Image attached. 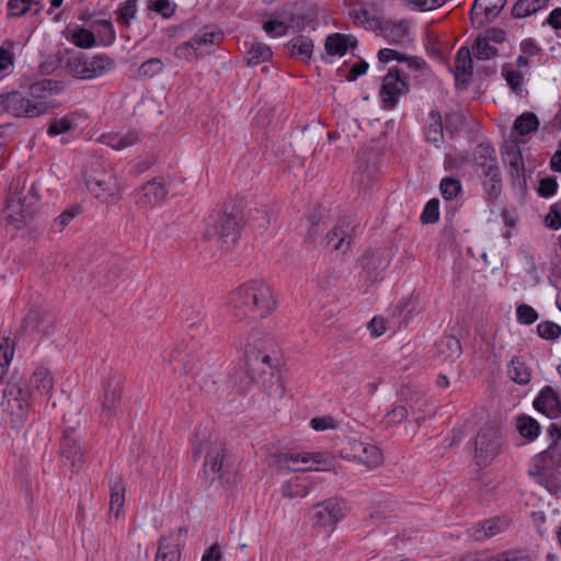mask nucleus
<instances>
[{
    "label": "nucleus",
    "mask_w": 561,
    "mask_h": 561,
    "mask_svg": "<svg viewBox=\"0 0 561 561\" xmlns=\"http://www.w3.org/2000/svg\"><path fill=\"white\" fill-rule=\"evenodd\" d=\"M230 304L240 314L253 320L268 317L277 307L273 289L259 279L249 280L231 291Z\"/></svg>",
    "instance_id": "nucleus-1"
},
{
    "label": "nucleus",
    "mask_w": 561,
    "mask_h": 561,
    "mask_svg": "<svg viewBox=\"0 0 561 561\" xmlns=\"http://www.w3.org/2000/svg\"><path fill=\"white\" fill-rule=\"evenodd\" d=\"M243 224L241 208L233 204H225L224 209L208 224L205 236L216 239L221 248L231 250L238 242Z\"/></svg>",
    "instance_id": "nucleus-2"
},
{
    "label": "nucleus",
    "mask_w": 561,
    "mask_h": 561,
    "mask_svg": "<svg viewBox=\"0 0 561 561\" xmlns=\"http://www.w3.org/2000/svg\"><path fill=\"white\" fill-rule=\"evenodd\" d=\"M256 333L244 339L239 336V343L244 347V362L250 379L256 383L265 385L274 377V366L271 356L265 350V342Z\"/></svg>",
    "instance_id": "nucleus-3"
},
{
    "label": "nucleus",
    "mask_w": 561,
    "mask_h": 561,
    "mask_svg": "<svg viewBox=\"0 0 561 561\" xmlns=\"http://www.w3.org/2000/svg\"><path fill=\"white\" fill-rule=\"evenodd\" d=\"M31 393L20 377L12 376L3 390L1 409L12 427H20L31 410Z\"/></svg>",
    "instance_id": "nucleus-4"
},
{
    "label": "nucleus",
    "mask_w": 561,
    "mask_h": 561,
    "mask_svg": "<svg viewBox=\"0 0 561 561\" xmlns=\"http://www.w3.org/2000/svg\"><path fill=\"white\" fill-rule=\"evenodd\" d=\"M206 453L204 471L218 478L222 477L226 469V447L225 443L214 436L206 427L198 428L193 439V457L201 458Z\"/></svg>",
    "instance_id": "nucleus-5"
},
{
    "label": "nucleus",
    "mask_w": 561,
    "mask_h": 561,
    "mask_svg": "<svg viewBox=\"0 0 561 561\" xmlns=\"http://www.w3.org/2000/svg\"><path fill=\"white\" fill-rule=\"evenodd\" d=\"M115 60L105 54L89 56L83 53L70 56L66 62L67 70L77 79L91 80L114 70Z\"/></svg>",
    "instance_id": "nucleus-6"
},
{
    "label": "nucleus",
    "mask_w": 561,
    "mask_h": 561,
    "mask_svg": "<svg viewBox=\"0 0 561 561\" xmlns=\"http://www.w3.org/2000/svg\"><path fill=\"white\" fill-rule=\"evenodd\" d=\"M89 192L101 203L115 205L122 198V187L113 169L96 171L87 180Z\"/></svg>",
    "instance_id": "nucleus-7"
},
{
    "label": "nucleus",
    "mask_w": 561,
    "mask_h": 561,
    "mask_svg": "<svg viewBox=\"0 0 561 561\" xmlns=\"http://www.w3.org/2000/svg\"><path fill=\"white\" fill-rule=\"evenodd\" d=\"M7 111L15 117L34 118L48 113L55 104L48 101H35L19 91L8 92Z\"/></svg>",
    "instance_id": "nucleus-8"
},
{
    "label": "nucleus",
    "mask_w": 561,
    "mask_h": 561,
    "mask_svg": "<svg viewBox=\"0 0 561 561\" xmlns=\"http://www.w3.org/2000/svg\"><path fill=\"white\" fill-rule=\"evenodd\" d=\"M409 92L408 82L401 78L397 68L390 69L383 77L379 96L381 107L387 111L393 110L401 96Z\"/></svg>",
    "instance_id": "nucleus-9"
},
{
    "label": "nucleus",
    "mask_w": 561,
    "mask_h": 561,
    "mask_svg": "<svg viewBox=\"0 0 561 561\" xmlns=\"http://www.w3.org/2000/svg\"><path fill=\"white\" fill-rule=\"evenodd\" d=\"M501 439L497 433L489 426L482 427L474 442V458L479 466H488L500 454Z\"/></svg>",
    "instance_id": "nucleus-10"
},
{
    "label": "nucleus",
    "mask_w": 561,
    "mask_h": 561,
    "mask_svg": "<svg viewBox=\"0 0 561 561\" xmlns=\"http://www.w3.org/2000/svg\"><path fill=\"white\" fill-rule=\"evenodd\" d=\"M278 462L289 471L320 470V466H329V457L323 453L282 454Z\"/></svg>",
    "instance_id": "nucleus-11"
},
{
    "label": "nucleus",
    "mask_w": 561,
    "mask_h": 561,
    "mask_svg": "<svg viewBox=\"0 0 561 561\" xmlns=\"http://www.w3.org/2000/svg\"><path fill=\"white\" fill-rule=\"evenodd\" d=\"M60 458L72 471H79L84 463L85 449L73 431H66L60 443Z\"/></svg>",
    "instance_id": "nucleus-12"
},
{
    "label": "nucleus",
    "mask_w": 561,
    "mask_h": 561,
    "mask_svg": "<svg viewBox=\"0 0 561 561\" xmlns=\"http://www.w3.org/2000/svg\"><path fill=\"white\" fill-rule=\"evenodd\" d=\"M314 510V523L323 528H333L344 517V503L335 497L316 504Z\"/></svg>",
    "instance_id": "nucleus-13"
},
{
    "label": "nucleus",
    "mask_w": 561,
    "mask_h": 561,
    "mask_svg": "<svg viewBox=\"0 0 561 561\" xmlns=\"http://www.w3.org/2000/svg\"><path fill=\"white\" fill-rule=\"evenodd\" d=\"M168 190L162 179L154 178L146 182L139 190L136 204L144 208H153L163 203Z\"/></svg>",
    "instance_id": "nucleus-14"
},
{
    "label": "nucleus",
    "mask_w": 561,
    "mask_h": 561,
    "mask_svg": "<svg viewBox=\"0 0 561 561\" xmlns=\"http://www.w3.org/2000/svg\"><path fill=\"white\" fill-rule=\"evenodd\" d=\"M298 25V16L290 9H283L270 14L262 27L271 36H283L289 28Z\"/></svg>",
    "instance_id": "nucleus-15"
},
{
    "label": "nucleus",
    "mask_w": 561,
    "mask_h": 561,
    "mask_svg": "<svg viewBox=\"0 0 561 561\" xmlns=\"http://www.w3.org/2000/svg\"><path fill=\"white\" fill-rule=\"evenodd\" d=\"M506 0H474L470 11V18L473 25L481 27L494 20L504 5Z\"/></svg>",
    "instance_id": "nucleus-16"
},
{
    "label": "nucleus",
    "mask_w": 561,
    "mask_h": 561,
    "mask_svg": "<svg viewBox=\"0 0 561 561\" xmlns=\"http://www.w3.org/2000/svg\"><path fill=\"white\" fill-rule=\"evenodd\" d=\"M54 383V377L49 369L39 366L32 373L25 386L30 390L31 398L36 400L37 398H50Z\"/></svg>",
    "instance_id": "nucleus-17"
},
{
    "label": "nucleus",
    "mask_w": 561,
    "mask_h": 561,
    "mask_svg": "<svg viewBox=\"0 0 561 561\" xmlns=\"http://www.w3.org/2000/svg\"><path fill=\"white\" fill-rule=\"evenodd\" d=\"M4 213L8 222L21 229L32 218L33 208L31 205H25L21 197L12 195L8 199Z\"/></svg>",
    "instance_id": "nucleus-18"
},
{
    "label": "nucleus",
    "mask_w": 561,
    "mask_h": 561,
    "mask_svg": "<svg viewBox=\"0 0 561 561\" xmlns=\"http://www.w3.org/2000/svg\"><path fill=\"white\" fill-rule=\"evenodd\" d=\"M22 328L25 332L48 336L54 332V319L39 309H31L24 319Z\"/></svg>",
    "instance_id": "nucleus-19"
},
{
    "label": "nucleus",
    "mask_w": 561,
    "mask_h": 561,
    "mask_svg": "<svg viewBox=\"0 0 561 561\" xmlns=\"http://www.w3.org/2000/svg\"><path fill=\"white\" fill-rule=\"evenodd\" d=\"M507 527L505 517H493L473 525L469 529V536L476 541H484L503 533Z\"/></svg>",
    "instance_id": "nucleus-20"
},
{
    "label": "nucleus",
    "mask_w": 561,
    "mask_h": 561,
    "mask_svg": "<svg viewBox=\"0 0 561 561\" xmlns=\"http://www.w3.org/2000/svg\"><path fill=\"white\" fill-rule=\"evenodd\" d=\"M534 408L550 419L561 414V400L554 389L546 386L534 400Z\"/></svg>",
    "instance_id": "nucleus-21"
},
{
    "label": "nucleus",
    "mask_w": 561,
    "mask_h": 561,
    "mask_svg": "<svg viewBox=\"0 0 561 561\" xmlns=\"http://www.w3.org/2000/svg\"><path fill=\"white\" fill-rule=\"evenodd\" d=\"M64 90L65 83L62 81L51 79L38 80L28 87L30 99L35 101H47L48 98L58 95Z\"/></svg>",
    "instance_id": "nucleus-22"
},
{
    "label": "nucleus",
    "mask_w": 561,
    "mask_h": 561,
    "mask_svg": "<svg viewBox=\"0 0 561 561\" xmlns=\"http://www.w3.org/2000/svg\"><path fill=\"white\" fill-rule=\"evenodd\" d=\"M224 38V33L220 30H214L211 27H205L197 32L191 39L193 42L194 49H197L201 57L210 54L211 47L219 45Z\"/></svg>",
    "instance_id": "nucleus-23"
},
{
    "label": "nucleus",
    "mask_w": 561,
    "mask_h": 561,
    "mask_svg": "<svg viewBox=\"0 0 561 561\" xmlns=\"http://www.w3.org/2000/svg\"><path fill=\"white\" fill-rule=\"evenodd\" d=\"M558 451H561V446L553 443L545 451L534 457L528 474L538 484H540V478L545 476L549 462L553 461Z\"/></svg>",
    "instance_id": "nucleus-24"
},
{
    "label": "nucleus",
    "mask_w": 561,
    "mask_h": 561,
    "mask_svg": "<svg viewBox=\"0 0 561 561\" xmlns=\"http://www.w3.org/2000/svg\"><path fill=\"white\" fill-rule=\"evenodd\" d=\"M352 228L351 227H334L325 236V245L331 248L332 251L339 253H346L352 247Z\"/></svg>",
    "instance_id": "nucleus-25"
},
{
    "label": "nucleus",
    "mask_w": 561,
    "mask_h": 561,
    "mask_svg": "<svg viewBox=\"0 0 561 561\" xmlns=\"http://www.w3.org/2000/svg\"><path fill=\"white\" fill-rule=\"evenodd\" d=\"M122 397V387L118 381L107 380L103 385L102 412L106 417L115 415Z\"/></svg>",
    "instance_id": "nucleus-26"
},
{
    "label": "nucleus",
    "mask_w": 561,
    "mask_h": 561,
    "mask_svg": "<svg viewBox=\"0 0 561 561\" xmlns=\"http://www.w3.org/2000/svg\"><path fill=\"white\" fill-rule=\"evenodd\" d=\"M357 45V41L352 35H345L341 33L330 34L324 44L325 53L329 56H344L348 48H353Z\"/></svg>",
    "instance_id": "nucleus-27"
},
{
    "label": "nucleus",
    "mask_w": 561,
    "mask_h": 561,
    "mask_svg": "<svg viewBox=\"0 0 561 561\" xmlns=\"http://www.w3.org/2000/svg\"><path fill=\"white\" fill-rule=\"evenodd\" d=\"M473 156L476 164L481 170L483 176L499 169L495 149L489 144L478 145Z\"/></svg>",
    "instance_id": "nucleus-28"
},
{
    "label": "nucleus",
    "mask_w": 561,
    "mask_h": 561,
    "mask_svg": "<svg viewBox=\"0 0 561 561\" xmlns=\"http://www.w3.org/2000/svg\"><path fill=\"white\" fill-rule=\"evenodd\" d=\"M540 485L553 494L561 492V451L549 462L545 476L540 478Z\"/></svg>",
    "instance_id": "nucleus-29"
},
{
    "label": "nucleus",
    "mask_w": 561,
    "mask_h": 561,
    "mask_svg": "<svg viewBox=\"0 0 561 561\" xmlns=\"http://www.w3.org/2000/svg\"><path fill=\"white\" fill-rule=\"evenodd\" d=\"M377 28L389 44L400 45L408 38V24L405 22H380Z\"/></svg>",
    "instance_id": "nucleus-30"
},
{
    "label": "nucleus",
    "mask_w": 561,
    "mask_h": 561,
    "mask_svg": "<svg viewBox=\"0 0 561 561\" xmlns=\"http://www.w3.org/2000/svg\"><path fill=\"white\" fill-rule=\"evenodd\" d=\"M139 133L137 130H128L123 134H103L100 141L114 150L121 151L136 145L139 141Z\"/></svg>",
    "instance_id": "nucleus-31"
},
{
    "label": "nucleus",
    "mask_w": 561,
    "mask_h": 561,
    "mask_svg": "<svg viewBox=\"0 0 561 561\" xmlns=\"http://www.w3.org/2000/svg\"><path fill=\"white\" fill-rule=\"evenodd\" d=\"M312 481L309 477L296 476L282 485V494L287 499L305 497L308 495Z\"/></svg>",
    "instance_id": "nucleus-32"
},
{
    "label": "nucleus",
    "mask_w": 561,
    "mask_h": 561,
    "mask_svg": "<svg viewBox=\"0 0 561 561\" xmlns=\"http://www.w3.org/2000/svg\"><path fill=\"white\" fill-rule=\"evenodd\" d=\"M180 540L174 536V534L162 537L159 541L156 561H180Z\"/></svg>",
    "instance_id": "nucleus-33"
},
{
    "label": "nucleus",
    "mask_w": 561,
    "mask_h": 561,
    "mask_svg": "<svg viewBox=\"0 0 561 561\" xmlns=\"http://www.w3.org/2000/svg\"><path fill=\"white\" fill-rule=\"evenodd\" d=\"M437 355L447 362H454L459 358L462 353L460 341L454 335H446L436 343Z\"/></svg>",
    "instance_id": "nucleus-34"
},
{
    "label": "nucleus",
    "mask_w": 561,
    "mask_h": 561,
    "mask_svg": "<svg viewBox=\"0 0 561 561\" xmlns=\"http://www.w3.org/2000/svg\"><path fill=\"white\" fill-rule=\"evenodd\" d=\"M507 375L512 381L523 386L528 385L531 380V369L519 356L511 359L507 366Z\"/></svg>",
    "instance_id": "nucleus-35"
},
{
    "label": "nucleus",
    "mask_w": 561,
    "mask_h": 561,
    "mask_svg": "<svg viewBox=\"0 0 561 561\" xmlns=\"http://www.w3.org/2000/svg\"><path fill=\"white\" fill-rule=\"evenodd\" d=\"M247 48V65L250 67L257 66L272 58L271 48L261 42L244 43Z\"/></svg>",
    "instance_id": "nucleus-36"
},
{
    "label": "nucleus",
    "mask_w": 561,
    "mask_h": 561,
    "mask_svg": "<svg viewBox=\"0 0 561 561\" xmlns=\"http://www.w3.org/2000/svg\"><path fill=\"white\" fill-rule=\"evenodd\" d=\"M358 263L364 271H367V279L371 283L378 280L382 270V260L378 252L368 251L359 260Z\"/></svg>",
    "instance_id": "nucleus-37"
},
{
    "label": "nucleus",
    "mask_w": 561,
    "mask_h": 561,
    "mask_svg": "<svg viewBox=\"0 0 561 561\" xmlns=\"http://www.w3.org/2000/svg\"><path fill=\"white\" fill-rule=\"evenodd\" d=\"M424 133L426 141L428 142H432L437 146L443 141V119L442 115L437 111L430 112Z\"/></svg>",
    "instance_id": "nucleus-38"
},
{
    "label": "nucleus",
    "mask_w": 561,
    "mask_h": 561,
    "mask_svg": "<svg viewBox=\"0 0 561 561\" xmlns=\"http://www.w3.org/2000/svg\"><path fill=\"white\" fill-rule=\"evenodd\" d=\"M111 500L110 511L118 517L123 512L125 503V488L119 477L110 480Z\"/></svg>",
    "instance_id": "nucleus-39"
},
{
    "label": "nucleus",
    "mask_w": 561,
    "mask_h": 561,
    "mask_svg": "<svg viewBox=\"0 0 561 561\" xmlns=\"http://www.w3.org/2000/svg\"><path fill=\"white\" fill-rule=\"evenodd\" d=\"M77 121L78 115L76 113H69L60 118H54L51 119L47 128V135L50 137H55L61 134L69 133L77 128Z\"/></svg>",
    "instance_id": "nucleus-40"
},
{
    "label": "nucleus",
    "mask_w": 561,
    "mask_h": 561,
    "mask_svg": "<svg viewBox=\"0 0 561 561\" xmlns=\"http://www.w3.org/2000/svg\"><path fill=\"white\" fill-rule=\"evenodd\" d=\"M290 54L299 57L302 61H309L312 57L313 42L304 35L294 37L288 43Z\"/></svg>",
    "instance_id": "nucleus-41"
},
{
    "label": "nucleus",
    "mask_w": 561,
    "mask_h": 561,
    "mask_svg": "<svg viewBox=\"0 0 561 561\" xmlns=\"http://www.w3.org/2000/svg\"><path fill=\"white\" fill-rule=\"evenodd\" d=\"M456 78L468 80L472 75L471 51L467 47H460L455 56Z\"/></svg>",
    "instance_id": "nucleus-42"
},
{
    "label": "nucleus",
    "mask_w": 561,
    "mask_h": 561,
    "mask_svg": "<svg viewBox=\"0 0 561 561\" xmlns=\"http://www.w3.org/2000/svg\"><path fill=\"white\" fill-rule=\"evenodd\" d=\"M67 39L80 48H91L96 44L95 34L83 27H67Z\"/></svg>",
    "instance_id": "nucleus-43"
},
{
    "label": "nucleus",
    "mask_w": 561,
    "mask_h": 561,
    "mask_svg": "<svg viewBox=\"0 0 561 561\" xmlns=\"http://www.w3.org/2000/svg\"><path fill=\"white\" fill-rule=\"evenodd\" d=\"M502 76L504 77L510 89L517 95H523L524 93V76L523 73L515 69L514 65L511 62H505L502 66L501 70Z\"/></svg>",
    "instance_id": "nucleus-44"
},
{
    "label": "nucleus",
    "mask_w": 561,
    "mask_h": 561,
    "mask_svg": "<svg viewBox=\"0 0 561 561\" xmlns=\"http://www.w3.org/2000/svg\"><path fill=\"white\" fill-rule=\"evenodd\" d=\"M377 56H378L379 61L382 64H387L391 60L407 61L410 68H415V69H421L425 65V61L422 58L407 57L405 55H403L394 49H391V48H381L378 51Z\"/></svg>",
    "instance_id": "nucleus-45"
},
{
    "label": "nucleus",
    "mask_w": 561,
    "mask_h": 561,
    "mask_svg": "<svg viewBox=\"0 0 561 561\" xmlns=\"http://www.w3.org/2000/svg\"><path fill=\"white\" fill-rule=\"evenodd\" d=\"M91 26L95 30L100 45L110 46L115 42L116 33L110 20H95Z\"/></svg>",
    "instance_id": "nucleus-46"
},
{
    "label": "nucleus",
    "mask_w": 561,
    "mask_h": 561,
    "mask_svg": "<svg viewBox=\"0 0 561 561\" xmlns=\"http://www.w3.org/2000/svg\"><path fill=\"white\" fill-rule=\"evenodd\" d=\"M549 0H518L512 8V15L516 19L526 18L548 4Z\"/></svg>",
    "instance_id": "nucleus-47"
},
{
    "label": "nucleus",
    "mask_w": 561,
    "mask_h": 561,
    "mask_svg": "<svg viewBox=\"0 0 561 561\" xmlns=\"http://www.w3.org/2000/svg\"><path fill=\"white\" fill-rule=\"evenodd\" d=\"M485 180L483 182L484 191L488 194V198L491 202H494L499 198L502 192V176L500 172V168L494 170L493 172L484 175Z\"/></svg>",
    "instance_id": "nucleus-48"
},
{
    "label": "nucleus",
    "mask_w": 561,
    "mask_h": 561,
    "mask_svg": "<svg viewBox=\"0 0 561 561\" xmlns=\"http://www.w3.org/2000/svg\"><path fill=\"white\" fill-rule=\"evenodd\" d=\"M516 427L519 434L529 440H534L540 433L539 423L527 415H520L517 417Z\"/></svg>",
    "instance_id": "nucleus-49"
},
{
    "label": "nucleus",
    "mask_w": 561,
    "mask_h": 561,
    "mask_svg": "<svg viewBox=\"0 0 561 561\" xmlns=\"http://www.w3.org/2000/svg\"><path fill=\"white\" fill-rule=\"evenodd\" d=\"M503 161L508 168L524 164L519 146L514 140L505 141L502 146Z\"/></svg>",
    "instance_id": "nucleus-50"
},
{
    "label": "nucleus",
    "mask_w": 561,
    "mask_h": 561,
    "mask_svg": "<svg viewBox=\"0 0 561 561\" xmlns=\"http://www.w3.org/2000/svg\"><path fill=\"white\" fill-rule=\"evenodd\" d=\"M538 127V117L534 113L529 112L522 114L514 122V130H516L520 136L535 131Z\"/></svg>",
    "instance_id": "nucleus-51"
},
{
    "label": "nucleus",
    "mask_w": 561,
    "mask_h": 561,
    "mask_svg": "<svg viewBox=\"0 0 561 561\" xmlns=\"http://www.w3.org/2000/svg\"><path fill=\"white\" fill-rule=\"evenodd\" d=\"M472 54L479 60H488L497 55V49L485 37L478 36L472 45Z\"/></svg>",
    "instance_id": "nucleus-52"
},
{
    "label": "nucleus",
    "mask_w": 561,
    "mask_h": 561,
    "mask_svg": "<svg viewBox=\"0 0 561 561\" xmlns=\"http://www.w3.org/2000/svg\"><path fill=\"white\" fill-rule=\"evenodd\" d=\"M137 0H126L117 10V22L128 27L131 20L136 18Z\"/></svg>",
    "instance_id": "nucleus-53"
},
{
    "label": "nucleus",
    "mask_w": 561,
    "mask_h": 561,
    "mask_svg": "<svg viewBox=\"0 0 561 561\" xmlns=\"http://www.w3.org/2000/svg\"><path fill=\"white\" fill-rule=\"evenodd\" d=\"M362 455L359 462L366 465L368 468H376L382 463V453L377 446L365 444V450Z\"/></svg>",
    "instance_id": "nucleus-54"
},
{
    "label": "nucleus",
    "mask_w": 561,
    "mask_h": 561,
    "mask_svg": "<svg viewBox=\"0 0 561 561\" xmlns=\"http://www.w3.org/2000/svg\"><path fill=\"white\" fill-rule=\"evenodd\" d=\"M41 4V0H9L7 8L9 18H20L24 15L32 5Z\"/></svg>",
    "instance_id": "nucleus-55"
},
{
    "label": "nucleus",
    "mask_w": 561,
    "mask_h": 561,
    "mask_svg": "<svg viewBox=\"0 0 561 561\" xmlns=\"http://www.w3.org/2000/svg\"><path fill=\"white\" fill-rule=\"evenodd\" d=\"M80 206H72L62 211L57 218L54 219L51 229L56 232H61L70 221L80 214Z\"/></svg>",
    "instance_id": "nucleus-56"
},
{
    "label": "nucleus",
    "mask_w": 561,
    "mask_h": 561,
    "mask_svg": "<svg viewBox=\"0 0 561 561\" xmlns=\"http://www.w3.org/2000/svg\"><path fill=\"white\" fill-rule=\"evenodd\" d=\"M14 348L7 337L0 344V378L8 373V367L13 358Z\"/></svg>",
    "instance_id": "nucleus-57"
},
{
    "label": "nucleus",
    "mask_w": 561,
    "mask_h": 561,
    "mask_svg": "<svg viewBox=\"0 0 561 561\" xmlns=\"http://www.w3.org/2000/svg\"><path fill=\"white\" fill-rule=\"evenodd\" d=\"M439 188L445 199H454L461 192V183L454 178H444L440 181Z\"/></svg>",
    "instance_id": "nucleus-58"
},
{
    "label": "nucleus",
    "mask_w": 561,
    "mask_h": 561,
    "mask_svg": "<svg viewBox=\"0 0 561 561\" xmlns=\"http://www.w3.org/2000/svg\"><path fill=\"white\" fill-rule=\"evenodd\" d=\"M537 332L545 340L556 341L561 335V327L552 321H543L537 325Z\"/></svg>",
    "instance_id": "nucleus-59"
},
{
    "label": "nucleus",
    "mask_w": 561,
    "mask_h": 561,
    "mask_svg": "<svg viewBox=\"0 0 561 561\" xmlns=\"http://www.w3.org/2000/svg\"><path fill=\"white\" fill-rule=\"evenodd\" d=\"M439 219V201L437 198L430 199L421 215L423 224H434Z\"/></svg>",
    "instance_id": "nucleus-60"
},
{
    "label": "nucleus",
    "mask_w": 561,
    "mask_h": 561,
    "mask_svg": "<svg viewBox=\"0 0 561 561\" xmlns=\"http://www.w3.org/2000/svg\"><path fill=\"white\" fill-rule=\"evenodd\" d=\"M148 9L168 19L174 14L175 4H173L170 0H150L148 3Z\"/></svg>",
    "instance_id": "nucleus-61"
},
{
    "label": "nucleus",
    "mask_w": 561,
    "mask_h": 561,
    "mask_svg": "<svg viewBox=\"0 0 561 561\" xmlns=\"http://www.w3.org/2000/svg\"><path fill=\"white\" fill-rule=\"evenodd\" d=\"M365 444L357 439H350L341 454L344 458H353L359 462L363 456L362 453L365 450Z\"/></svg>",
    "instance_id": "nucleus-62"
},
{
    "label": "nucleus",
    "mask_w": 561,
    "mask_h": 561,
    "mask_svg": "<svg viewBox=\"0 0 561 561\" xmlns=\"http://www.w3.org/2000/svg\"><path fill=\"white\" fill-rule=\"evenodd\" d=\"M163 70V62L159 58H150L142 62L138 69L140 77H153Z\"/></svg>",
    "instance_id": "nucleus-63"
},
{
    "label": "nucleus",
    "mask_w": 561,
    "mask_h": 561,
    "mask_svg": "<svg viewBox=\"0 0 561 561\" xmlns=\"http://www.w3.org/2000/svg\"><path fill=\"white\" fill-rule=\"evenodd\" d=\"M489 561H529V557L523 550H508L499 553L496 557L489 559Z\"/></svg>",
    "instance_id": "nucleus-64"
}]
</instances>
